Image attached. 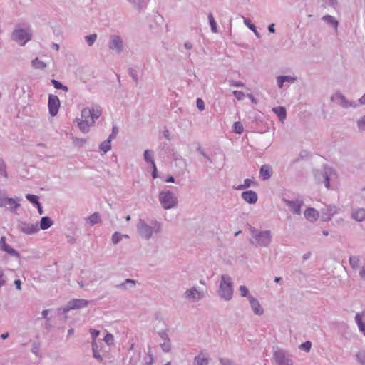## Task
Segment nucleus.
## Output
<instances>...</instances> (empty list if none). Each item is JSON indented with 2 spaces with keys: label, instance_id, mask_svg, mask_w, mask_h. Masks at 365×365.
Instances as JSON below:
<instances>
[{
  "label": "nucleus",
  "instance_id": "obj_43",
  "mask_svg": "<svg viewBox=\"0 0 365 365\" xmlns=\"http://www.w3.org/2000/svg\"><path fill=\"white\" fill-rule=\"evenodd\" d=\"M253 182L250 179H245L244 181V184L239 185L236 189L237 190H242L245 187H249Z\"/></svg>",
  "mask_w": 365,
  "mask_h": 365
},
{
  "label": "nucleus",
  "instance_id": "obj_42",
  "mask_svg": "<svg viewBox=\"0 0 365 365\" xmlns=\"http://www.w3.org/2000/svg\"><path fill=\"white\" fill-rule=\"evenodd\" d=\"M104 341L108 344V345H110V344H113V341H114V337L113 336V334H107L104 339H103Z\"/></svg>",
  "mask_w": 365,
  "mask_h": 365
},
{
  "label": "nucleus",
  "instance_id": "obj_13",
  "mask_svg": "<svg viewBox=\"0 0 365 365\" xmlns=\"http://www.w3.org/2000/svg\"><path fill=\"white\" fill-rule=\"evenodd\" d=\"M242 198L250 204H255L257 201V195L252 190L245 191L242 193Z\"/></svg>",
  "mask_w": 365,
  "mask_h": 365
},
{
  "label": "nucleus",
  "instance_id": "obj_56",
  "mask_svg": "<svg viewBox=\"0 0 365 365\" xmlns=\"http://www.w3.org/2000/svg\"><path fill=\"white\" fill-rule=\"evenodd\" d=\"M14 284L16 285V287L18 290H21V282L20 279H16L14 281Z\"/></svg>",
  "mask_w": 365,
  "mask_h": 365
},
{
  "label": "nucleus",
  "instance_id": "obj_54",
  "mask_svg": "<svg viewBox=\"0 0 365 365\" xmlns=\"http://www.w3.org/2000/svg\"><path fill=\"white\" fill-rule=\"evenodd\" d=\"M329 1V6L336 8L338 5V1L337 0H328Z\"/></svg>",
  "mask_w": 365,
  "mask_h": 365
},
{
  "label": "nucleus",
  "instance_id": "obj_19",
  "mask_svg": "<svg viewBox=\"0 0 365 365\" xmlns=\"http://www.w3.org/2000/svg\"><path fill=\"white\" fill-rule=\"evenodd\" d=\"M304 216L309 221H316L319 218V212L314 208H308L304 212Z\"/></svg>",
  "mask_w": 365,
  "mask_h": 365
},
{
  "label": "nucleus",
  "instance_id": "obj_15",
  "mask_svg": "<svg viewBox=\"0 0 365 365\" xmlns=\"http://www.w3.org/2000/svg\"><path fill=\"white\" fill-rule=\"evenodd\" d=\"M251 307L256 314L261 315L264 311L257 299L253 297H249Z\"/></svg>",
  "mask_w": 365,
  "mask_h": 365
},
{
  "label": "nucleus",
  "instance_id": "obj_8",
  "mask_svg": "<svg viewBox=\"0 0 365 365\" xmlns=\"http://www.w3.org/2000/svg\"><path fill=\"white\" fill-rule=\"evenodd\" d=\"M297 81L296 76H279L277 77V83L280 89H287L290 84Z\"/></svg>",
  "mask_w": 365,
  "mask_h": 365
},
{
  "label": "nucleus",
  "instance_id": "obj_16",
  "mask_svg": "<svg viewBox=\"0 0 365 365\" xmlns=\"http://www.w3.org/2000/svg\"><path fill=\"white\" fill-rule=\"evenodd\" d=\"M322 19L327 23V24L330 25L331 27L334 28L336 32L338 31V26H339V21L336 19L335 17L327 14L324 15Z\"/></svg>",
  "mask_w": 365,
  "mask_h": 365
},
{
  "label": "nucleus",
  "instance_id": "obj_55",
  "mask_svg": "<svg viewBox=\"0 0 365 365\" xmlns=\"http://www.w3.org/2000/svg\"><path fill=\"white\" fill-rule=\"evenodd\" d=\"M220 362L222 365H233L232 362L228 359H221Z\"/></svg>",
  "mask_w": 365,
  "mask_h": 365
},
{
  "label": "nucleus",
  "instance_id": "obj_34",
  "mask_svg": "<svg viewBox=\"0 0 365 365\" xmlns=\"http://www.w3.org/2000/svg\"><path fill=\"white\" fill-rule=\"evenodd\" d=\"M111 139L108 138V139L104 142H103L100 145V149L103 150L104 153L108 152L111 148L110 144Z\"/></svg>",
  "mask_w": 365,
  "mask_h": 365
},
{
  "label": "nucleus",
  "instance_id": "obj_30",
  "mask_svg": "<svg viewBox=\"0 0 365 365\" xmlns=\"http://www.w3.org/2000/svg\"><path fill=\"white\" fill-rule=\"evenodd\" d=\"M32 66L36 69H44L46 67V64L39 60L38 58H36L31 61Z\"/></svg>",
  "mask_w": 365,
  "mask_h": 365
},
{
  "label": "nucleus",
  "instance_id": "obj_49",
  "mask_svg": "<svg viewBox=\"0 0 365 365\" xmlns=\"http://www.w3.org/2000/svg\"><path fill=\"white\" fill-rule=\"evenodd\" d=\"M197 107L198 108V109L202 111L205 109V103H204V101L200 99V98H197Z\"/></svg>",
  "mask_w": 365,
  "mask_h": 365
},
{
  "label": "nucleus",
  "instance_id": "obj_47",
  "mask_svg": "<svg viewBox=\"0 0 365 365\" xmlns=\"http://www.w3.org/2000/svg\"><path fill=\"white\" fill-rule=\"evenodd\" d=\"M144 158L146 161L150 162L152 163V161H154L150 155V151L148 150H146L144 153Z\"/></svg>",
  "mask_w": 365,
  "mask_h": 365
},
{
  "label": "nucleus",
  "instance_id": "obj_48",
  "mask_svg": "<svg viewBox=\"0 0 365 365\" xmlns=\"http://www.w3.org/2000/svg\"><path fill=\"white\" fill-rule=\"evenodd\" d=\"M6 283V277L4 271L0 269V287L4 286Z\"/></svg>",
  "mask_w": 365,
  "mask_h": 365
},
{
  "label": "nucleus",
  "instance_id": "obj_12",
  "mask_svg": "<svg viewBox=\"0 0 365 365\" xmlns=\"http://www.w3.org/2000/svg\"><path fill=\"white\" fill-rule=\"evenodd\" d=\"M138 230L140 235L146 239L150 238L153 232V229L144 222H140Z\"/></svg>",
  "mask_w": 365,
  "mask_h": 365
},
{
  "label": "nucleus",
  "instance_id": "obj_4",
  "mask_svg": "<svg viewBox=\"0 0 365 365\" xmlns=\"http://www.w3.org/2000/svg\"><path fill=\"white\" fill-rule=\"evenodd\" d=\"M108 48L117 53H121L125 48V43L123 38L118 34H112L109 37Z\"/></svg>",
  "mask_w": 365,
  "mask_h": 365
},
{
  "label": "nucleus",
  "instance_id": "obj_9",
  "mask_svg": "<svg viewBox=\"0 0 365 365\" xmlns=\"http://www.w3.org/2000/svg\"><path fill=\"white\" fill-rule=\"evenodd\" d=\"M60 101L58 98L53 94H51L48 98V109L49 113L52 116H55L60 108Z\"/></svg>",
  "mask_w": 365,
  "mask_h": 365
},
{
  "label": "nucleus",
  "instance_id": "obj_2",
  "mask_svg": "<svg viewBox=\"0 0 365 365\" xmlns=\"http://www.w3.org/2000/svg\"><path fill=\"white\" fill-rule=\"evenodd\" d=\"M11 38L20 46H24L32 38V30L30 27L21 28L16 25L11 33Z\"/></svg>",
  "mask_w": 365,
  "mask_h": 365
},
{
  "label": "nucleus",
  "instance_id": "obj_45",
  "mask_svg": "<svg viewBox=\"0 0 365 365\" xmlns=\"http://www.w3.org/2000/svg\"><path fill=\"white\" fill-rule=\"evenodd\" d=\"M356 356L362 364H365V351H359Z\"/></svg>",
  "mask_w": 365,
  "mask_h": 365
},
{
  "label": "nucleus",
  "instance_id": "obj_40",
  "mask_svg": "<svg viewBox=\"0 0 365 365\" xmlns=\"http://www.w3.org/2000/svg\"><path fill=\"white\" fill-rule=\"evenodd\" d=\"M93 357L96 359L99 360L100 361H102V358L99 354V352L97 350V346L96 342H93Z\"/></svg>",
  "mask_w": 365,
  "mask_h": 365
},
{
  "label": "nucleus",
  "instance_id": "obj_3",
  "mask_svg": "<svg viewBox=\"0 0 365 365\" xmlns=\"http://www.w3.org/2000/svg\"><path fill=\"white\" fill-rule=\"evenodd\" d=\"M159 201L165 210L174 207L178 203L177 197L170 190L162 191L160 192Z\"/></svg>",
  "mask_w": 365,
  "mask_h": 365
},
{
  "label": "nucleus",
  "instance_id": "obj_6",
  "mask_svg": "<svg viewBox=\"0 0 365 365\" xmlns=\"http://www.w3.org/2000/svg\"><path fill=\"white\" fill-rule=\"evenodd\" d=\"M220 295L225 299H230L232 296V288L231 284V279L227 277L222 276L220 289Z\"/></svg>",
  "mask_w": 365,
  "mask_h": 365
},
{
  "label": "nucleus",
  "instance_id": "obj_58",
  "mask_svg": "<svg viewBox=\"0 0 365 365\" xmlns=\"http://www.w3.org/2000/svg\"><path fill=\"white\" fill-rule=\"evenodd\" d=\"M324 182H325V186L327 188H329V186H330V184H329V177L327 176V175H326L324 176Z\"/></svg>",
  "mask_w": 365,
  "mask_h": 365
},
{
  "label": "nucleus",
  "instance_id": "obj_20",
  "mask_svg": "<svg viewBox=\"0 0 365 365\" xmlns=\"http://www.w3.org/2000/svg\"><path fill=\"white\" fill-rule=\"evenodd\" d=\"M364 317H365V312L358 313L355 317V320L358 325L359 329L365 336V323L362 320Z\"/></svg>",
  "mask_w": 365,
  "mask_h": 365
},
{
  "label": "nucleus",
  "instance_id": "obj_33",
  "mask_svg": "<svg viewBox=\"0 0 365 365\" xmlns=\"http://www.w3.org/2000/svg\"><path fill=\"white\" fill-rule=\"evenodd\" d=\"M97 34H93L85 36V40L89 46H92L97 39Z\"/></svg>",
  "mask_w": 365,
  "mask_h": 365
},
{
  "label": "nucleus",
  "instance_id": "obj_37",
  "mask_svg": "<svg viewBox=\"0 0 365 365\" xmlns=\"http://www.w3.org/2000/svg\"><path fill=\"white\" fill-rule=\"evenodd\" d=\"M26 198L31 203L33 204H36L38 206H39V202H38V197L36 195H31V194H27L26 195Z\"/></svg>",
  "mask_w": 365,
  "mask_h": 365
},
{
  "label": "nucleus",
  "instance_id": "obj_31",
  "mask_svg": "<svg viewBox=\"0 0 365 365\" xmlns=\"http://www.w3.org/2000/svg\"><path fill=\"white\" fill-rule=\"evenodd\" d=\"M287 205L294 213H300L301 203L297 202H288Z\"/></svg>",
  "mask_w": 365,
  "mask_h": 365
},
{
  "label": "nucleus",
  "instance_id": "obj_29",
  "mask_svg": "<svg viewBox=\"0 0 365 365\" xmlns=\"http://www.w3.org/2000/svg\"><path fill=\"white\" fill-rule=\"evenodd\" d=\"M86 220L91 225H93L101 222L100 215L98 213L95 212L88 217Z\"/></svg>",
  "mask_w": 365,
  "mask_h": 365
},
{
  "label": "nucleus",
  "instance_id": "obj_35",
  "mask_svg": "<svg viewBox=\"0 0 365 365\" xmlns=\"http://www.w3.org/2000/svg\"><path fill=\"white\" fill-rule=\"evenodd\" d=\"M51 83L54 86V88L57 90H63L65 91H67L68 88L66 86H64L61 82L56 81V80H51Z\"/></svg>",
  "mask_w": 365,
  "mask_h": 365
},
{
  "label": "nucleus",
  "instance_id": "obj_24",
  "mask_svg": "<svg viewBox=\"0 0 365 365\" xmlns=\"http://www.w3.org/2000/svg\"><path fill=\"white\" fill-rule=\"evenodd\" d=\"M195 365H207L209 363V358L203 353H200L195 358Z\"/></svg>",
  "mask_w": 365,
  "mask_h": 365
},
{
  "label": "nucleus",
  "instance_id": "obj_57",
  "mask_svg": "<svg viewBox=\"0 0 365 365\" xmlns=\"http://www.w3.org/2000/svg\"><path fill=\"white\" fill-rule=\"evenodd\" d=\"M162 348L165 351H168L170 349V346L169 343H164L162 344Z\"/></svg>",
  "mask_w": 365,
  "mask_h": 365
},
{
  "label": "nucleus",
  "instance_id": "obj_62",
  "mask_svg": "<svg viewBox=\"0 0 365 365\" xmlns=\"http://www.w3.org/2000/svg\"><path fill=\"white\" fill-rule=\"evenodd\" d=\"M235 94L238 100L242 99L244 96V93H235Z\"/></svg>",
  "mask_w": 365,
  "mask_h": 365
},
{
  "label": "nucleus",
  "instance_id": "obj_17",
  "mask_svg": "<svg viewBox=\"0 0 365 365\" xmlns=\"http://www.w3.org/2000/svg\"><path fill=\"white\" fill-rule=\"evenodd\" d=\"M130 4H131L135 9L138 11H144L146 9L147 2L145 0H127Z\"/></svg>",
  "mask_w": 365,
  "mask_h": 365
},
{
  "label": "nucleus",
  "instance_id": "obj_46",
  "mask_svg": "<svg viewBox=\"0 0 365 365\" xmlns=\"http://www.w3.org/2000/svg\"><path fill=\"white\" fill-rule=\"evenodd\" d=\"M312 344L310 341H306L301 344L300 348L305 350L306 351H309L311 349Z\"/></svg>",
  "mask_w": 365,
  "mask_h": 365
},
{
  "label": "nucleus",
  "instance_id": "obj_38",
  "mask_svg": "<svg viewBox=\"0 0 365 365\" xmlns=\"http://www.w3.org/2000/svg\"><path fill=\"white\" fill-rule=\"evenodd\" d=\"M357 126L359 130L364 131L365 130V115L362 116L358 121H357Z\"/></svg>",
  "mask_w": 365,
  "mask_h": 365
},
{
  "label": "nucleus",
  "instance_id": "obj_22",
  "mask_svg": "<svg viewBox=\"0 0 365 365\" xmlns=\"http://www.w3.org/2000/svg\"><path fill=\"white\" fill-rule=\"evenodd\" d=\"M259 175L263 180L269 179L272 175L270 166L267 165H262L260 168Z\"/></svg>",
  "mask_w": 365,
  "mask_h": 365
},
{
  "label": "nucleus",
  "instance_id": "obj_36",
  "mask_svg": "<svg viewBox=\"0 0 365 365\" xmlns=\"http://www.w3.org/2000/svg\"><path fill=\"white\" fill-rule=\"evenodd\" d=\"M359 259L356 256H352L349 258L350 265L353 269H357L359 266Z\"/></svg>",
  "mask_w": 365,
  "mask_h": 365
},
{
  "label": "nucleus",
  "instance_id": "obj_39",
  "mask_svg": "<svg viewBox=\"0 0 365 365\" xmlns=\"http://www.w3.org/2000/svg\"><path fill=\"white\" fill-rule=\"evenodd\" d=\"M233 128L236 133L240 134L243 132V126L240 122H235Z\"/></svg>",
  "mask_w": 365,
  "mask_h": 365
},
{
  "label": "nucleus",
  "instance_id": "obj_18",
  "mask_svg": "<svg viewBox=\"0 0 365 365\" xmlns=\"http://www.w3.org/2000/svg\"><path fill=\"white\" fill-rule=\"evenodd\" d=\"M351 217L356 221L361 222L365 220V209L358 208L355 209L351 212Z\"/></svg>",
  "mask_w": 365,
  "mask_h": 365
},
{
  "label": "nucleus",
  "instance_id": "obj_60",
  "mask_svg": "<svg viewBox=\"0 0 365 365\" xmlns=\"http://www.w3.org/2000/svg\"><path fill=\"white\" fill-rule=\"evenodd\" d=\"M117 133H118L117 128H113L112 134L109 136V138L112 139L113 138H114L116 135Z\"/></svg>",
  "mask_w": 365,
  "mask_h": 365
},
{
  "label": "nucleus",
  "instance_id": "obj_51",
  "mask_svg": "<svg viewBox=\"0 0 365 365\" xmlns=\"http://www.w3.org/2000/svg\"><path fill=\"white\" fill-rule=\"evenodd\" d=\"M240 291L241 295L243 297H245L248 293V289L244 285H242L240 287Z\"/></svg>",
  "mask_w": 365,
  "mask_h": 365
},
{
  "label": "nucleus",
  "instance_id": "obj_7",
  "mask_svg": "<svg viewBox=\"0 0 365 365\" xmlns=\"http://www.w3.org/2000/svg\"><path fill=\"white\" fill-rule=\"evenodd\" d=\"M19 201V200L12 197H1L0 207L7 208L11 212H14L21 205Z\"/></svg>",
  "mask_w": 365,
  "mask_h": 365
},
{
  "label": "nucleus",
  "instance_id": "obj_59",
  "mask_svg": "<svg viewBox=\"0 0 365 365\" xmlns=\"http://www.w3.org/2000/svg\"><path fill=\"white\" fill-rule=\"evenodd\" d=\"M268 31L270 32V33H274L275 32V29H274V24H271L269 25L268 26Z\"/></svg>",
  "mask_w": 365,
  "mask_h": 365
},
{
  "label": "nucleus",
  "instance_id": "obj_27",
  "mask_svg": "<svg viewBox=\"0 0 365 365\" xmlns=\"http://www.w3.org/2000/svg\"><path fill=\"white\" fill-rule=\"evenodd\" d=\"M243 22L251 31L254 32L255 35L257 38H260L259 33L257 31L255 26L253 24H252L251 21L249 19L243 17Z\"/></svg>",
  "mask_w": 365,
  "mask_h": 365
},
{
  "label": "nucleus",
  "instance_id": "obj_61",
  "mask_svg": "<svg viewBox=\"0 0 365 365\" xmlns=\"http://www.w3.org/2000/svg\"><path fill=\"white\" fill-rule=\"evenodd\" d=\"M184 46L186 49L190 50L192 48V44L190 42H185Z\"/></svg>",
  "mask_w": 365,
  "mask_h": 365
},
{
  "label": "nucleus",
  "instance_id": "obj_28",
  "mask_svg": "<svg viewBox=\"0 0 365 365\" xmlns=\"http://www.w3.org/2000/svg\"><path fill=\"white\" fill-rule=\"evenodd\" d=\"M331 99L332 100H338L340 101V103L343 106H357V103H349L348 102H346L344 99V97L341 96V93H337L334 96H332L331 97Z\"/></svg>",
  "mask_w": 365,
  "mask_h": 365
},
{
  "label": "nucleus",
  "instance_id": "obj_53",
  "mask_svg": "<svg viewBox=\"0 0 365 365\" xmlns=\"http://www.w3.org/2000/svg\"><path fill=\"white\" fill-rule=\"evenodd\" d=\"M152 167H153V173H152V175H153V178H156L158 177V175H157V168H156V165H155V163L154 161H152Z\"/></svg>",
  "mask_w": 365,
  "mask_h": 365
},
{
  "label": "nucleus",
  "instance_id": "obj_14",
  "mask_svg": "<svg viewBox=\"0 0 365 365\" xmlns=\"http://www.w3.org/2000/svg\"><path fill=\"white\" fill-rule=\"evenodd\" d=\"M88 301L80 299H73L69 302L68 305V309H80L82 307H85L88 305Z\"/></svg>",
  "mask_w": 365,
  "mask_h": 365
},
{
  "label": "nucleus",
  "instance_id": "obj_32",
  "mask_svg": "<svg viewBox=\"0 0 365 365\" xmlns=\"http://www.w3.org/2000/svg\"><path fill=\"white\" fill-rule=\"evenodd\" d=\"M208 19H209V23H210V27H211V31L213 32V33H217V23L212 16V14L211 13H210L208 14Z\"/></svg>",
  "mask_w": 365,
  "mask_h": 365
},
{
  "label": "nucleus",
  "instance_id": "obj_26",
  "mask_svg": "<svg viewBox=\"0 0 365 365\" xmlns=\"http://www.w3.org/2000/svg\"><path fill=\"white\" fill-rule=\"evenodd\" d=\"M185 294L187 298L192 299L193 300L199 299L202 296V294L195 289L187 290Z\"/></svg>",
  "mask_w": 365,
  "mask_h": 365
},
{
  "label": "nucleus",
  "instance_id": "obj_44",
  "mask_svg": "<svg viewBox=\"0 0 365 365\" xmlns=\"http://www.w3.org/2000/svg\"><path fill=\"white\" fill-rule=\"evenodd\" d=\"M121 239V235L119 232H115L112 236V241L114 244H117Z\"/></svg>",
  "mask_w": 365,
  "mask_h": 365
},
{
  "label": "nucleus",
  "instance_id": "obj_23",
  "mask_svg": "<svg viewBox=\"0 0 365 365\" xmlns=\"http://www.w3.org/2000/svg\"><path fill=\"white\" fill-rule=\"evenodd\" d=\"M272 110L278 116L280 121L284 122L287 116L285 108L284 107L279 106L274 108Z\"/></svg>",
  "mask_w": 365,
  "mask_h": 365
},
{
  "label": "nucleus",
  "instance_id": "obj_21",
  "mask_svg": "<svg viewBox=\"0 0 365 365\" xmlns=\"http://www.w3.org/2000/svg\"><path fill=\"white\" fill-rule=\"evenodd\" d=\"M274 356L279 365H292L291 361L286 359L280 352H276Z\"/></svg>",
  "mask_w": 365,
  "mask_h": 365
},
{
  "label": "nucleus",
  "instance_id": "obj_50",
  "mask_svg": "<svg viewBox=\"0 0 365 365\" xmlns=\"http://www.w3.org/2000/svg\"><path fill=\"white\" fill-rule=\"evenodd\" d=\"M90 333L93 337V342H95V339L98 337V336L99 335V331L98 330H96V329H90Z\"/></svg>",
  "mask_w": 365,
  "mask_h": 365
},
{
  "label": "nucleus",
  "instance_id": "obj_11",
  "mask_svg": "<svg viewBox=\"0 0 365 365\" xmlns=\"http://www.w3.org/2000/svg\"><path fill=\"white\" fill-rule=\"evenodd\" d=\"M0 249L11 255L15 256L16 257H20L18 252L13 249L10 245L6 244V237L4 236H2L0 239Z\"/></svg>",
  "mask_w": 365,
  "mask_h": 365
},
{
  "label": "nucleus",
  "instance_id": "obj_25",
  "mask_svg": "<svg viewBox=\"0 0 365 365\" xmlns=\"http://www.w3.org/2000/svg\"><path fill=\"white\" fill-rule=\"evenodd\" d=\"M53 225V222L48 217H43L40 221L39 230H46Z\"/></svg>",
  "mask_w": 365,
  "mask_h": 365
},
{
  "label": "nucleus",
  "instance_id": "obj_52",
  "mask_svg": "<svg viewBox=\"0 0 365 365\" xmlns=\"http://www.w3.org/2000/svg\"><path fill=\"white\" fill-rule=\"evenodd\" d=\"M0 173L1 174H4V176L6 175V170H5V164H4V162L1 159H0Z\"/></svg>",
  "mask_w": 365,
  "mask_h": 365
},
{
  "label": "nucleus",
  "instance_id": "obj_5",
  "mask_svg": "<svg viewBox=\"0 0 365 365\" xmlns=\"http://www.w3.org/2000/svg\"><path fill=\"white\" fill-rule=\"evenodd\" d=\"M251 234L253 238H255L257 242L262 246H267L272 240V235L270 231H258L255 228H251Z\"/></svg>",
  "mask_w": 365,
  "mask_h": 365
},
{
  "label": "nucleus",
  "instance_id": "obj_63",
  "mask_svg": "<svg viewBox=\"0 0 365 365\" xmlns=\"http://www.w3.org/2000/svg\"><path fill=\"white\" fill-rule=\"evenodd\" d=\"M359 275L361 278L365 279V269L364 268L359 272Z\"/></svg>",
  "mask_w": 365,
  "mask_h": 365
},
{
  "label": "nucleus",
  "instance_id": "obj_41",
  "mask_svg": "<svg viewBox=\"0 0 365 365\" xmlns=\"http://www.w3.org/2000/svg\"><path fill=\"white\" fill-rule=\"evenodd\" d=\"M128 74L133 79V81L135 82L138 81V71L136 69L133 68H129Z\"/></svg>",
  "mask_w": 365,
  "mask_h": 365
},
{
  "label": "nucleus",
  "instance_id": "obj_10",
  "mask_svg": "<svg viewBox=\"0 0 365 365\" xmlns=\"http://www.w3.org/2000/svg\"><path fill=\"white\" fill-rule=\"evenodd\" d=\"M21 231L26 235L35 234L39 231V227L37 223L23 222L20 225Z\"/></svg>",
  "mask_w": 365,
  "mask_h": 365
},
{
  "label": "nucleus",
  "instance_id": "obj_64",
  "mask_svg": "<svg viewBox=\"0 0 365 365\" xmlns=\"http://www.w3.org/2000/svg\"><path fill=\"white\" fill-rule=\"evenodd\" d=\"M359 102L361 103V104H365V93L364 94V96L359 100Z\"/></svg>",
  "mask_w": 365,
  "mask_h": 365
},
{
  "label": "nucleus",
  "instance_id": "obj_1",
  "mask_svg": "<svg viewBox=\"0 0 365 365\" xmlns=\"http://www.w3.org/2000/svg\"><path fill=\"white\" fill-rule=\"evenodd\" d=\"M102 113L100 106H95L92 108H86L81 111V118L78 119V125L83 133L89 130L90 126L93 125L95 119L98 118Z\"/></svg>",
  "mask_w": 365,
  "mask_h": 365
}]
</instances>
